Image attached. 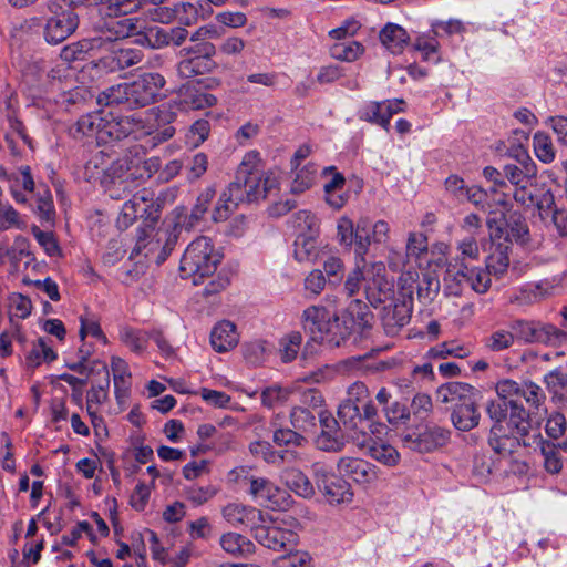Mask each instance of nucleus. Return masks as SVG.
<instances>
[{"instance_id":"obj_64","label":"nucleus","mask_w":567,"mask_h":567,"mask_svg":"<svg viewBox=\"0 0 567 567\" xmlns=\"http://www.w3.org/2000/svg\"><path fill=\"white\" fill-rule=\"evenodd\" d=\"M275 567H313L312 558L307 551H295L274 561Z\"/></svg>"},{"instance_id":"obj_51","label":"nucleus","mask_w":567,"mask_h":567,"mask_svg":"<svg viewBox=\"0 0 567 567\" xmlns=\"http://www.w3.org/2000/svg\"><path fill=\"white\" fill-rule=\"evenodd\" d=\"M295 171V176L290 185V192L292 194H301L315 184L318 174V167L313 163H308L301 168H297Z\"/></svg>"},{"instance_id":"obj_12","label":"nucleus","mask_w":567,"mask_h":567,"mask_svg":"<svg viewBox=\"0 0 567 567\" xmlns=\"http://www.w3.org/2000/svg\"><path fill=\"white\" fill-rule=\"evenodd\" d=\"M126 14L109 16L111 19L104 22L103 29L96 39H103L102 49L104 47L117 43L118 40L133 35H141L146 29V21L141 17H127Z\"/></svg>"},{"instance_id":"obj_33","label":"nucleus","mask_w":567,"mask_h":567,"mask_svg":"<svg viewBox=\"0 0 567 567\" xmlns=\"http://www.w3.org/2000/svg\"><path fill=\"white\" fill-rule=\"evenodd\" d=\"M513 331L515 338L524 342L546 343L550 340L554 328L535 321H517L513 324Z\"/></svg>"},{"instance_id":"obj_63","label":"nucleus","mask_w":567,"mask_h":567,"mask_svg":"<svg viewBox=\"0 0 567 567\" xmlns=\"http://www.w3.org/2000/svg\"><path fill=\"white\" fill-rule=\"evenodd\" d=\"M436 37L437 34H434L431 30L429 33L421 34L415 39L414 48L415 50L422 52L423 59L426 61H439L436 55L439 41Z\"/></svg>"},{"instance_id":"obj_37","label":"nucleus","mask_w":567,"mask_h":567,"mask_svg":"<svg viewBox=\"0 0 567 567\" xmlns=\"http://www.w3.org/2000/svg\"><path fill=\"white\" fill-rule=\"evenodd\" d=\"M382 45L393 54H399L408 45L410 37L404 28L396 23H386L379 33Z\"/></svg>"},{"instance_id":"obj_10","label":"nucleus","mask_w":567,"mask_h":567,"mask_svg":"<svg viewBox=\"0 0 567 567\" xmlns=\"http://www.w3.org/2000/svg\"><path fill=\"white\" fill-rule=\"evenodd\" d=\"M43 34L47 42L58 44L68 39L79 25V17L65 0H50L47 4Z\"/></svg>"},{"instance_id":"obj_57","label":"nucleus","mask_w":567,"mask_h":567,"mask_svg":"<svg viewBox=\"0 0 567 567\" xmlns=\"http://www.w3.org/2000/svg\"><path fill=\"white\" fill-rule=\"evenodd\" d=\"M172 38L168 31L159 27L147 28L141 32L136 42L151 48H162L171 44Z\"/></svg>"},{"instance_id":"obj_1","label":"nucleus","mask_w":567,"mask_h":567,"mask_svg":"<svg viewBox=\"0 0 567 567\" xmlns=\"http://www.w3.org/2000/svg\"><path fill=\"white\" fill-rule=\"evenodd\" d=\"M457 255L446 264L443 277L444 292L461 296L468 286L477 293H485L491 287V277L485 269L471 267L470 261L480 259V247L473 236L465 237L456 245Z\"/></svg>"},{"instance_id":"obj_28","label":"nucleus","mask_w":567,"mask_h":567,"mask_svg":"<svg viewBox=\"0 0 567 567\" xmlns=\"http://www.w3.org/2000/svg\"><path fill=\"white\" fill-rule=\"evenodd\" d=\"M103 121L104 111L87 113L75 122L70 128V133L76 140H94L97 144H102L101 133Z\"/></svg>"},{"instance_id":"obj_40","label":"nucleus","mask_w":567,"mask_h":567,"mask_svg":"<svg viewBox=\"0 0 567 567\" xmlns=\"http://www.w3.org/2000/svg\"><path fill=\"white\" fill-rule=\"evenodd\" d=\"M450 440V431L441 426H427L419 434L415 449L420 452H430L445 445Z\"/></svg>"},{"instance_id":"obj_19","label":"nucleus","mask_w":567,"mask_h":567,"mask_svg":"<svg viewBox=\"0 0 567 567\" xmlns=\"http://www.w3.org/2000/svg\"><path fill=\"white\" fill-rule=\"evenodd\" d=\"M405 105L406 103L403 99L369 102L361 111L360 117L389 131L392 116L404 112Z\"/></svg>"},{"instance_id":"obj_20","label":"nucleus","mask_w":567,"mask_h":567,"mask_svg":"<svg viewBox=\"0 0 567 567\" xmlns=\"http://www.w3.org/2000/svg\"><path fill=\"white\" fill-rule=\"evenodd\" d=\"M362 269L368 277L365 293L369 301L371 303H381L390 299L391 290L385 279L384 264L382 261L367 264L364 259V267Z\"/></svg>"},{"instance_id":"obj_23","label":"nucleus","mask_w":567,"mask_h":567,"mask_svg":"<svg viewBox=\"0 0 567 567\" xmlns=\"http://www.w3.org/2000/svg\"><path fill=\"white\" fill-rule=\"evenodd\" d=\"M216 96L210 93L203 92L195 86H184L177 94V97L169 101L174 104V110L178 113L196 110H204L215 105Z\"/></svg>"},{"instance_id":"obj_38","label":"nucleus","mask_w":567,"mask_h":567,"mask_svg":"<svg viewBox=\"0 0 567 567\" xmlns=\"http://www.w3.org/2000/svg\"><path fill=\"white\" fill-rule=\"evenodd\" d=\"M477 398L468 403L453 408L451 420L455 429L460 431H471L480 423L481 414L477 410Z\"/></svg>"},{"instance_id":"obj_14","label":"nucleus","mask_w":567,"mask_h":567,"mask_svg":"<svg viewBox=\"0 0 567 567\" xmlns=\"http://www.w3.org/2000/svg\"><path fill=\"white\" fill-rule=\"evenodd\" d=\"M279 187V176L274 171L259 175L246 176L244 183L239 181L240 200L252 203L265 199Z\"/></svg>"},{"instance_id":"obj_7","label":"nucleus","mask_w":567,"mask_h":567,"mask_svg":"<svg viewBox=\"0 0 567 567\" xmlns=\"http://www.w3.org/2000/svg\"><path fill=\"white\" fill-rule=\"evenodd\" d=\"M221 254L215 248L210 238L197 237L186 248L179 270L185 278H193L194 285L208 276H212L221 261Z\"/></svg>"},{"instance_id":"obj_31","label":"nucleus","mask_w":567,"mask_h":567,"mask_svg":"<svg viewBox=\"0 0 567 567\" xmlns=\"http://www.w3.org/2000/svg\"><path fill=\"white\" fill-rule=\"evenodd\" d=\"M111 371L113 374L114 392L118 404L124 405L131 391L132 374L127 362L116 355L111 358Z\"/></svg>"},{"instance_id":"obj_2","label":"nucleus","mask_w":567,"mask_h":567,"mask_svg":"<svg viewBox=\"0 0 567 567\" xmlns=\"http://www.w3.org/2000/svg\"><path fill=\"white\" fill-rule=\"evenodd\" d=\"M391 239L390 224L384 219L372 220L361 216L354 223L349 216L342 215L337 220V240L340 246L354 248V257L361 261L368 255L371 246L386 247Z\"/></svg>"},{"instance_id":"obj_3","label":"nucleus","mask_w":567,"mask_h":567,"mask_svg":"<svg viewBox=\"0 0 567 567\" xmlns=\"http://www.w3.org/2000/svg\"><path fill=\"white\" fill-rule=\"evenodd\" d=\"M536 164L526 155L522 166L507 164L504 176L514 186L513 198L525 210L548 213L553 205V193L536 181Z\"/></svg>"},{"instance_id":"obj_13","label":"nucleus","mask_w":567,"mask_h":567,"mask_svg":"<svg viewBox=\"0 0 567 567\" xmlns=\"http://www.w3.org/2000/svg\"><path fill=\"white\" fill-rule=\"evenodd\" d=\"M177 240L175 233L167 229H158L152 235L138 238L134 252L144 256L148 261L156 265L164 262L172 252Z\"/></svg>"},{"instance_id":"obj_34","label":"nucleus","mask_w":567,"mask_h":567,"mask_svg":"<svg viewBox=\"0 0 567 567\" xmlns=\"http://www.w3.org/2000/svg\"><path fill=\"white\" fill-rule=\"evenodd\" d=\"M239 334L235 323L223 320L212 330L210 343L217 352H227L237 346Z\"/></svg>"},{"instance_id":"obj_59","label":"nucleus","mask_w":567,"mask_h":567,"mask_svg":"<svg viewBox=\"0 0 567 567\" xmlns=\"http://www.w3.org/2000/svg\"><path fill=\"white\" fill-rule=\"evenodd\" d=\"M13 342L23 344L25 336L19 324L12 323L11 327L0 334V357L7 358L13 353Z\"/></svg>"},{"instance_id":"obj_4","label":"nucleus","mask_w":567,"mask_h":567,"mask_svg":"<svg viewBox=\"0 0 567 567\" xmlns=\"http://www.w3.org/2000/svg\"><path fill=\"white\" fill-rule=\"evenodd\" d=\"M165 79L159 73H144L132 82L120 83L104 90L99 103L126 104L128 107H143L158 96Z\"/></svg>"},{"instance_id":"obj_43","label":"nucleus","mask_w":567,"mask_h":567,"mask_svg":"<svg viewBox=\"0 0 567 567\" xmlns=\"http://www.w3.org/2000/svg\"><path fill=\"white\" fill-rule=\"evenodd\" d=\"M118 339L132 352L142 354L147 348L151 334L145 330L123 326L120 328Z\"/></svg>"},{"instance_id":"obj_9","label":"nucleus","mask_w":567,"mask_h":567,"mask_svg":"<svg viewBox=\"0 0 567 567\" xmlns=\"http://www.w3.org/2000/svg\"><path fill=\"white\" fill-rule=\"evenodd\" d=\"M296 520L292 517L268 520L262 515L254 527V537L262 546L279 551L287 550L298 543V534L295 532Z\"/></svg>"},{"instance_id":"obj_44","label":"nucleus","mask_w":567,"mask_h":567,"mask_svg":"<svg viewBox=\"0 0 567 567\" xmlns=\"http://www.w3.org/2000/svg\"><path fill=\"white\" fill-rule=\"evenodd\" d=\"M292 227L296 236L303 235L305 237H318L320 236V219L310 210H299L292 216Z\"/></svg>"},{"instance_id":"obj_55","label":"nucleus","mask_w":567,"mask_h":567,"mask_svg":"<svg viewBox=\"0 0 567 567\" xmlns=\"http://www.w3.org/2000/svg\"><path fill=\"white\" fill-rule=\"evenodd\" d=\"M25 226L23 217L9 202L0 204V231L23 229Z\"/></svg>"},{"instance_id":"obj_16","label":"nucleus","mask_w":567,"mask_h":567,"mask_svg":"<svg viewBox=\"0 0 567 567\" xmlns=\"http://www.w3.org/2000/svg\"><path fill=\"white\" fill-rule=\"evenodd\" d=\"M100 52H105L97 66L107 72H115L135 65L142 60V52L137 49L125 48L118 43L104 47Z\"/></svg>"},{"instance_id":"obj_52","label":"nucleus","mask_w":567,"mask_h":567,"mask_svg":"<svg viewBox=\"0 0 567 567\" xmlns=\"http://www.w3.org/2000/svg\"><path fill=\"white\" fill-rule=\"evenodd\" d=\"M509 246L507 244H498L493 252L486 258V272H493L495 276H502L509 266L508 256Z\"/></svg>"},{"instance_id":"obj_25","label":"nucleus","mask_w":567,"mask_h":567,"mask_svg":"<svg viewBox=\"0 0 567 567\" xmlns=\"http://www.w3.org/2000/svg\"><path fill=\"white\" fill-rule=\"evenodd\" d=\"M321 433L316 440L318 449L326 452L340 451L344 445V436L339 422L331 414H320Z\"/></svg>"},{"instance_id":"obj_22","label":"nucleus","mask_w":567,"mask_h":567,"mask_svg":"<svg viewBox=\"0 0 567 567\" xmlns=\"http://www.w3.org/2000/svg\"><path fill=\"white\" fill-rule=\"evenodd\" d=\"M130 135L136 138L135 115L116 116L113 113L104 112V121L101 133L102 144L120 141Z\"/></svg>"},{"instance_id":"obj_17","label":"nucleus","mask_w":567,"mask_h":567,"mask_svg":"<svg viewBox=\"0 0 567 567\" xmlns=\"http://www.w3.org/2000/svg\"><path fill=\"white\" fill-rule=\"evenodd\" d=\"M214 189H205L198 196L197 202L189 214L185 207H176L171 214L172 223L174 225V233L177 228L185 229L187 231L194 229L199 224V221L203 220L209 204L214 198Z\"/></svg>"},{"instance_id":"obj_35","label":"nucleus","mask_w":567,"mask_h":567,"mask_svg":"<svg viewBox=\"0 0 567 567\" xmlns=\"http://www.w3.org/2000/svg\"><path fill=\"white\" fill-rule=\"evenodd\" d=\"M360 445L367 449V454L385 466H395L400 461V453L394 446L372 437L363 439Z\"/></svg>"},{"instance_id":"obj_49","label":"nucleus","mask_w":567,"mask_h":567,"mask_svg":"<svg viewBox=\"0 0 567 567\" xmlns=\"http://www.w3.org/2000/svg\"><path fill=\"white\" fill-rule=\"evenodd\" d=\"M286 485L297 495L308 498L315 493L310 480L299 470L289 468L284 473Z\"/></svg>"},{"instance_id":"obj_36","label":"nucleus","mask_w":567,"mask_h":567,"mask_svg":"<svg viewBox=\"0 0 567 567\" xmlns=\"http://www.w3.org/2000/svg\"><path fill=\"white\" fill-rule=\"evenodd\" d=\"M318 237H305L298 235L293 241L292 256L300 264H315L322 254V247L318 241Z\"/></svg>"},{"instance_id":"obj_5","label":"nucleus","mask_w":567,"mask_h":567,"mask_svg":"<svg viewBox=\"0 0 567 567\" xmlns=\"http://www.w3.org/2000/svg\"><path fill=\"white\" fill-rule=\"evenodd\" d=\"M84 177L90 183L106 187L111 184L122 186L128 181L143 178L144 175L127 157L114 161L103 151H99L84 165Z\"/></svg>"},{"instance_id":"obj_50","label":"nucleus","mask_w":567,"mask_h":567,"mask_svg":"<svg viewBox=\"0 0 567 567\" xmlns=\"http://www.w3.org/2000/svg\"><path fill=\"white\" fill-rule=\"evenodd\" d=\"M56 359V353L43 339H38L25 355V364L37 368L42 363H50Z\"/></svg>"},{"instance_id":"obj_18","label":"nucleus","mask_w":567,"mask_h":567,"mask_svg":"<svg viewBox=\"0 0 567 567\" xmlns=\"http://www.w3.org/2000/svg\"><path fill=\"white\" fill-rule=\"evenodd\" d=\"M337 468L339 474L350 477L364 487L374 484L380 474V470L374 464L358 457H341L338 461Z\"/></svg>"},{"instance_id":"obj_62","label":"nucleus","mask_w":567,"mask_h":567,"mask_svg":"<svg viewBox=\"0 0 567 567\" xmlns=\"http://www.w3.org/2000/svg\"><path fill=\"white\" fill-rule=\"evenodd\" d=\"M290 423L295 430L307 432L315 427L316 416L308 408L295 405L290 412Z\"/></svg>"},{"instance_id":"obj_29","label":"nucleus","mask_w":567,"mask_h":567,"mask_svg":"<svg viewBox=\"0 0 567 567\" xmlns=\"http://www.w3.org/2000/svg\"><path fill=\"white\" fill-rule=\"evenodd\" d=\"M436 395L440 402L457 408L477 398V391L467 383L449 382L437 389Z\"/></svg>"},{"instance_id":"obj_8","label":"nucleus","mask_w":567,"mask_h":567,"mask_svg":"<svg viewBox=\"0 0 567 567\" xmlns=\"http://www.w3.org/2000/svg\"><path fill=\"white\" fill-rule=\"evenodd\" d=\"M176 117L177 112L169 102L135 115L136 138L150 136L152 147L169 140L175 134L172 123Z\"/></svg>"},{"instance_id":"obj_41","label":"nucleus","mask_w":567,"mask_h":567,"mask_svg":"<svg viewBox=\"0 0 567 567\" xmlns=\"http://www.w3.org/2000/svg\"><path fill=\"white\" fill-rule=\"evenodd\" d=\"M219 544L225 553L236 557L247 556L255 551V545L252 542L234 532L223 534L220 536Z\"/></svg>"},{"instance_id":"obj_26","label":"nucleus","mask_w":567,"mask_h":567,"mask_svg":"<svg viewBox=\"0 0 567 567\" xmlns=\"http://www.w3.org/2000/svg\"><path fill=\"white\" fill-rule=\"evenodd\" d=\"M331 318L329 310L322 306H310L302 311L301 326L315 342L322 340L323 330Z\"/></svg>"},{"instance_id":"obj_27","label":"nucleus","mask_w":567,"mask_h":567,"mask_svg":"<svg viewBox=\"0 0 567 567\" xmlns=\"http://www.w3.org/2000/svg\"><path fill=\"white\" fill-rule=\"evenodd\" d=\"M1 176H3L9 183V190L18 204H28V197L22 190L33 193L35 190V183L31 175L29 166H21L16 173L7 174L1 169Z\"/></svg>"},{"instance_id":"obj_6","label":"nucleus","mask_w":567,"mask_h":567,"mask_svg":"<svg viewBox=\"0 0 567 567\" xmlns=\"http://www.w3.org/2000/svg\"><path fill=\"white\" fill-rule=\"evenodd\" d=\"M372 315L368 307L359 300L352 302L342 316L331 315V318L323 330L322 340L319 343L328 347H339L351 334L363 336L364 331L371 328Z\"/></svg>"},{"instance_id":"obj_32","label":"nucleus","mask_w":567,"mask_h":567,"mask_svg":"<svg viewBox=\"0 0 567 567\" xmlns=\"http://www.w3.org/2000/svg\"><path fill=\"white\" fill-rule=\"evenodd\" d=\"M240 200L239 182H233L228 187L220 194L216 206L213 210L212 218L215 223H221L227 220L230 215L235 212Z\"/></svg>"},{"instance_id":"obj_42","label":"nucleus","mask_w":567,"mask_h":567,"mask_svg":"<svg viewBox=\"0 0 567 567\" xmlns=\"http://www.w3.org/2000/svg\"><path fill=\"white\" fill-rule=\"evenodd\" d=\"M508 405L509 417L507 420V426L511 430L508 435L513 437L515 442L518 440V436H525L529 431L528 413L516 400H511Z\"/></svg>"},{"instance_id":"obj_11","label":"nucleus","mask_w":567,"mask_h":567,"mask_svg":"<svg viewBox=\"0 0 567 567\" xmlns=\"http://www.w3.org/2000/svg\"><path fill=\"white\" fill-rule=\"evenodd\" d=\"M313 478L326 501L331 505L349 504L353 499L351 485L339 476L331 466L313 464Z\"/></svg>"},{"instance_id":"obj_58","label":"nucleus","mask_w":567,"mask_h":567,"mask_svg":"<svg viewBox=\"0 0 567 567\" xmlns=\"http://www.w3.org/2000/svg\"><path fill=\"white\" fill-rule=\"evenodd\" d=\"M79 334L82 341H84L87 336H91L96 338L104 346L109 343V339L102 331L97 318L92 313H85L80 317Z\"/></svg>"},{"instance_id":"obj_15","label":"nucleus","mask_w":567,"mask_h":567,"mask_svg":"<svg viewBox=\"0 0 567 567\" xmlns=\"http://www.w3.org/2000/svg\"><path fill=\"white\" fill-rule=\"evenodd\" d=\"M508 402H491L487 405V413L492 420L496 421L491 429L488 443L497 454H508L514 446V439L505 433L502 421L506 420Z\"/></svg>"},{"instance_id":"obj_21","label":"nucleus","mask_w":567,"mask_h":567,"mask_svg":"<svg viewBox=\"0 0 567 567\" xmlns=\"http://www.w3.org/2000/svg\"><path fill=\"white\" fill-rule=\"evenodd\" d=\"M154 193L151 189L143 188L136 192L131 199L126 200L117 217L116 224L120 229H126L134 221L143 216L153 206Z\"/></svg>"},{"instance_id":"obj_54","label":"nucleus","mask_w":567,"mask_h":567,"mask_svg":"<svg viewBox=\"0 0 567 567\" xmlns=\"http://www.w3.org/2000/svg\"><path fill=\"white\" fill-rule=\"evenodd\" d=\"M302 343V336L298 331H291L279 340V355L282 362L293 361Z\"/></svg>"},{"instance_id":"obj_56","label":"nucleus","mask_w":567,"mask_h":567,"mask_svg":"<svg viewBox=\"0 0 567 567\" xmlns=\"http://www.w3.org/2000/svg\"><path fill=\"white\" fill-rule=\"evenodd\" d=\"M295 394V389L284 388L280 385H271L261 392V402L265 406L274 409L285 404L291 395Z\"/></svg>"},{"instance_id":"obj_46","label":"nucleus","mask_w":567,"mask_h":567,"mask_svg":"<svg viewBox=\"0 0 567 567\" xmlns=\"http://www.w3.org/2000/svg\"><path fill=\"white\" fill-rule=\"evenodd\" d=\"M538 446L545 471L549 474L560 473L564 467V460L559 453V446L544 439H540Z\"/></svg>"},{"instance_id":"obj_48","label":"nucleus","mask_w":567,"mask_h":567,"mask_svg":"<svg viewBox=\"0 0 567 567\" xmlns=\"http://www.w3.org/2000/svg\"><path fill=\"white\" fill-rule=\"evenodd\" d=\"M33 193L35 198L33 212L41 220L51 221L55 215L51 190L47 185H39Z\"/></svg>"},{"instance_id":"obj_53","label":"nucleus","mask_w":567,"mask_h":567,"mask_svg":"<svg viewBox=\"0 0 567 567\" xmlns=\"http://www.w3.org/2000/svg\"><path fill=\"white\" fill-rule=\"evenodd\" d=\"M533 147L536 157L545 163L550 164L556 157V151L553 141L548 134L538 131L533 136Z\"/></svg>"},{"instance_id":"obj_45","label":"nucleus","mask_w":567,"mask_h":567,"mask_svg":"<svg viewBox=\"0 0 567 567\" xmlns=\"http://www.w3.org/2000/svg\"><path fill=\"white\" fill-rule=\"evenodd\" d=\"M213 59L203 55L185 56L177 66V72L182 78H193L195 75L209 72L214 68Z\"/></svg>"},{"instance_id":"obj_60","label":"nucleus","mask_w":567,"mask_h":567,"mask_svg":"<svg viewBox=\"0 0 567 567\" xmlns=\"http://www.w3.org/2000/svg\"><path fill=\"white\" fill-rule=\"evenodd\" d=\"M338 417L348 429H363V417L358 404L351 401H343L338 409Z\"/></svg>"},{"instance_id":"obj_24","label":"nucleus","mask_w":567,"mask_h":567,"mask_svg":"<svg viewBox=\"0 0 567 567\" xmlns=\"http://www.w3.org/2000/svg\"><path fill=\"white\" fill-rule=\"evenodd\" d=\"M248 493L255 502L270 508L280 507L286 497L285 491L268 478L259 476L251 478V486L248 488Z\"/></svg>"},{"instance_id":"obj_39","label":"nucleus","mask_w":567,"mask_h":567,"mask_svg":"<svg viewBox=\"0 0 567 567\" xmlns=\"http://www.w3.org/2000/svg\"><path fill=\"white\" fill-rule=\"evenodd\" d=\"M103 41V39H96L95 37L82 39L65 45L61 50L60 56L68 63L83 60L87 53L101 51Z\"/></svg>"},{"instance_id":"obj_61","label":"nucleus","mask_w":567,"mask_h":567,"mask_svg":"<svg viewBox=\"0 0 567 567\" xmlns=\"http://www.w3.org/2000/svg\"><path fill=\"white\" fill-rule=\"evenodd\" d=\"M218 493V488L214 485L199 486L192 484L184 488L185 498L194 506H200L213 499Z\"/></svg>"},{"instance_id":"obj_47","label":"nucleus","mask_w":567,"mask_h":567,"mask_svg":"<svg viewBox=\"0 0 567 567\" xmlns=\"http://www.w3.org/2000/svg\"><path fill=\"white\" fill-rule=\"evenodd\" d=\"M365 52L362 43L354 40H344L336 42L330 48V54L333 59L343 62H354Z\"/></svg>"},{"instance_id":"obj_30","label":"nucleus","mask_w":567,"mask_h":567,"mask_svg":"<svg viewBox=\"0 0 567 567\" xmlns=\"http://www.w3.org/2000/svg\"><path fill=\"white\" fill-rule=\"evenodd\" d=\"M223 517L233 526L246 525L254 530L257 523L262 520L261 511L239 503H229L221 511Z\"/></svg>"}]
</instances>
